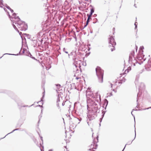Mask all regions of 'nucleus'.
Instances as JSON below:
<instances>
[{
  "mask_svg": "<svg viewBox=\"0 0 151 151\" xmlns=\"http://www.w3.org/2000/svg\"><path fill=\"white\" fill-rule=\"evenodd\" d=\"M87 102L88 110L87 117L89 121H91L94 119L97 116V113H99L100 103L98 100L96 102L91 99H88Z\"/></svg>",
  "mask_w": 151,
  "mask_h": 151,
  "instance_id": "f257e3e1",
  "label": "nucleus"
},
{
  "mask_svg": "<svg viewBox=\"0 0 151 151\" xmlns=\"http://www.w3.org/2000/svg\"><path fill=\"white\" fill-rule=\"evenodd\" d=\"M15 24L17 25V26L21 31H25L27 29L28 26L27 24H26L24 22L22 21L19 16L17 17L15 21H14L12 23V25L14 29L21 35V34L22 33V32H19Z\"/></svg>",
  "mask_w": 151,
  "mask_h": 151,
  "instance_id": "f03ea898",
  "label": "nucleus"
},
{
  "mask_svg": "<svg viewBox=\"0 0 151 151\" xmlns=\"http://www.w3.org/2000/svg\"><path fill=\"white\" fill-rule=\"evenodd\" d=\"M144 49V47L143 46L140 47L139 52L137 55L136 58H135L134 59L132 62V65L135 66L136 63L141 65L145 60L146 58H144L145 55L143 54V51L142 50Z\"/></svg>",
  "mask_w": 151,
  "mask_h": 151,
  "instance_id": "7ed1b4c3",
  "label": "nucleus"
},
{
  "mask_svg": "<svg viewBox=\"0 0 151 151\" xmlns=\"http://www.w3.org/2000/svg\"><path fill=\"white\" fill-rule=\"evenodd\" d=\"M96 71L99 82L102 83L103 80L104 70L102 69L100 67L97 66L96 69Z\"/></svg>",
  "mask_w": 151,
  "mask_h": 151,
  "instance_id": "20e7f679",
  "label": "nucleus"
},
{
  "mask_svg": "<svg viewBox=\"0 0 151 151\" xmlns=\"http://www.w3.org/2000/svg\"><path fill=\"white\" fill-rule=\"evenodd\" d=\"M114 37L113 36H111L108 38V42L109 43V47H112V48H111V50L112 52L115 50V46L116 45V43L115 41Z\"/></svg>",
  "mask_w": 151,
  "mask_h": 151,
  "instance_id": "39448f33",
  "label": "nucleus"
},
{
  "mask_svg": "<svg viewBox=\"0 0 151 151\" xmlns=\"http://www.w3.org/2000/svg\"><path fill=\"white\" fill-rule=\"evenodd\" d=\"M145 88V86L144 83H141L139 87V92L137 93V102H138V100L139 99V97L141 96L142 91L144 90Z\"/></svg>",
  "mask_w": 151,
  "mask_h": 151,
  "instance_id": "423d86ee",
  "label": "nucleus"
},
{
  "mask_svg": "<svg viewBox=\"0 0 151 151\" xmlns=\"http://www.w3.org/2000/svg\"><path fill=\"white\" fill-rule=\"evenodd\" d=\"M99 142V136L98 135L97 136L96 138H95L93 139V144H91L90 146H89L91 148L89 149H88V150L91 151V149H96L98 145L97 144V143Z\"/></svg>",
  "mask_w": 151,
  "mask_h": 151,
  "instance_id": "0eeeda50",
  "label": "nucleus"
},
{
  "mask_svg": "<svg viewBox=\"0 0 151 151\" xmlns=\"http://www.w3.org/2000/svg\"><path fill=\"white\" fill-rule=\"evenodd\" d=\"M73 60L74 61L73 63V64L75 66L76 68H77L78 67L80 69V70L81 71V65L80 63H81V61L80 60H78V59H77L76 58L74 57V58H73Z\"/></svg>",
  "mask_w": 151,
  "mask_h": 151,
  "instance_id": "6e6552de",
  "label": "nucleus"
},
{
  "mask_svg": "<svg viewBox=\"0 0 151 151\" xmlns=\"http://www.w3.org/2000/svg\"><path fill=\"white\" fill-rule=\"evenodd\" d=\"M31 45L35 48H39L42 44V42L40 41V40L38 38L31 42Z\"/></svg>",
  "mask_w": 151,
  "mask_h": 151,
  "instance_id": "1a4fd4ad",
  "label": "nucleus"
},
{
  "mask_svg": "<svg viewBox=\"0 0 151 151\" xmlns=\"http://www.w3.org/2000/svg\"><path fill=\"white\" fill-rule=\"evenodd\" d=\"M92 98H93L95 101L96 102V101L97 100H98L99 102H100V101H101V96L98 93V92H97L95 94V96H94V95H91L90 96Z\"/></svg>",
  "mask_w": 151,
  "mask_h": 151,
  "instance_id": "9d476101",
  "label": "nucleus"
},
{
  "mask_svg": "<svg viewBox=\"0 0 151 151\" xmlns=\"http://www.w3.org/2000/svg\"><path fill=\"white\" fill-rule=\"evenodd\" d=\"M7 13V14L9 18H10V20L11 21L12 23L14 21H15L17 17V14L15 13H14L12 14L13 17H11L9 14V12L8 11Z\"/></svg>",
  "mask_w": 151,
  "mask_h": 151,
  "instance_id": "9b49d317",
  "label": "nucleus"
},
{
  "mask_svg": "<svg viewBox=\"0 0 151 151\" xmlns=\"http://www.w3.org/2000/svg\"><path fill=\"white\" fill-rule=\"evenodd\" d=\"M145 69L147 71H149L151 70V58L148 60L147 66L145 65Z\"/></svg>",
  "mask_w": 151,
  "mask_h": 151,
  "instance_id": "f8f14e48",
  "label": "nucleus"
},
{
  "mask_svg": "<svg viewBox=\"0 0 151 151\" xmlns=\"http://www.w3.org/2000/svg\"><path fill=\"white\" fill-rule=\"evenodd\" d=\"M134 51L132 50L130 53L129 56L128 60V63H130V62H133L132 57H134Z\"/></svg>",
  "mask_w": 151,
  "mask_h": 151,
  "instance_id": "ddd939ff",
  "label": "nucleus"
},
{
  "mask_svg": "<svg viewBox=\"0 0 151 151\" xmlns=\"http://www.w3.org/2000/svg\"><path fill=\"white\" fill-rule=\"evenodd\" d=\"M25 120V118H23V119L22 120L21 119H20L19 121V122L17 124L16 127H21V125L24 122V121Z\"/></svg>",
  "mask_w": 151,
  "mask_h": 151,
  "instance_id": "4468645a",
  "label": "nucleus"
},
{
  "mask_svg": "<svg viewBox=\"0 0 151 151\" xmlns=\"http://www.w3.org/2000/svg\"><path fill=\"white\" fill-rule=\"evenodd\" d=\"M22 48H21V50ZM24 50H25V48H24V49H23V51H22V53H20V52L21 51V50H20V52H19V53H17V54H11V53H5V54H3V55L2 57H1L0 58H1L4 55H16V56L18 55H22V54H24V52H25Z\"/></svg>",
  "mask_w": 151,
  "mask_h": 151,
  "instance_id": "2eb2a0df",
  "label": "nucleus"
},
{
  "mask_svg": "<svg viewBox=\"0 0 151 151\" xmlns=\"http://www.w3.org/2000/svg\"><path fill=\"white\" fill-rule=\"evenodd\" d=\"M25 55H26V56H29V57H30V58H32V59H33V60H36L37 61V59H36L35 57H33L32 55V54H31V53H30V52L28 51H27L26 53H25Z\"/></svg>",
  "mask_w": 151,
  "mask_h": 151,
  "instance_id": "dca6fc26",
  "label": "nucleus"
},
{
  "mask_svg": "<svg viewBox=\"0 0 151 151\" xmlns=\"http://www.w3.org/2000/svg\"><path fill=\"white\" fill-rule=\"evenodd\" d=\"M108 104V101L106 99H104V103L103 104V107L104 108L105 110L106 109L107 106Z\"/></svg>",
  "mask_w": 151,
  "mask_h": 151,
  "instance_id": "f3484780",
  "label": "nucleus"
},
{
  "mask_svg": "<svg viewBox=\"0 0 151 151\" xmlns=\"http://www.w3.org/2000/svg\"><path fill=\"white\" fill-rule=\"evenodd\" d=\"M21 129H20V128H17V129H14L13 130H12V132H11L7 134L6 136H5V137H3V138H0V140H1V139H3L7 135H8L11 134V133H13V132H14V131H17V130H21Z\"/></svg>",
  "mask_w": 151,
  "mask_h": 151,
  "instance_id": "a211bd4d",
  "label": "nucleus"
},
{
  "mask_svg": "<svg viewBox=\"0 0 151 151\" xmlns=\"http://www.w3.org/2000/svg\"><path fill=\"white\" fill-rule=\"evenodd\" d=\"M134 132H135V137H134V139L132 141H128V142H127V144H126L125 146H126V145H130L131 144H132V141L135 139V138H136V128H135V130H134Z\"/></svg>",
  "mask_w": 151,
  "mask_h": 151,
  "instance_id": "6ab92c4d",
  "label": "nucleus"
},
{
  "mask_svg": "<svg viewBox=\"0 0 151 151\" xmlns=\"http://www.w3.org/2000/svg\"><path fill=\"white\" fill-rule=\"evenodd\" d=\"M43 93H44V94H43L42 96V97L41 98V99H40V101H39L38 102H37V103H39L41 101H42V104L43 105V99L44 98V96H45V91H44V92H43Z\"/></svg>",
  "mask_w": 151,
  "mask_h": 151,
  "instance_id": "aec40b11",
  "label": "nucleus"
},
{
  "mask_svg": "<svg viewBox=\"0 0 151 151\" xmlns=\"http://www.w3.org/2000/svg\"><path fill=\"white\" fill-rule=\"evenodd\" d=\"M21 37L22 39V46L24 44H25L26 45L27 42L26 39L25 37H24L23 39L22 37Z\"/></svg>",
  "mask_w": 151,
  "mask_h": 151,
  "instance_id": "412c9836",
  "label": "nucleus"
},
{
  "mask_svg": "<svg viewBox=\"0 0 151 151\" xmlns=\"http://www.w3.org/2000/svg\"><path fill=\"white\" fill-rule=\"evenodd\" d=\"M75 120L76 121H77V120H78L79 122L78 123V124H79L80 123V122L82 120V118L80 117L79 116H78L77 117H75Z\"/></svg>",
  "mask_w": 151,
  "mask_h": 151,
  "instance_id": "4be33fe9",
  "label": "nucleus"
},
{
  "mask_svg": "<svg viewBox=\"0 0 151 151\" xmlns=\"http://www.w3.org/2000/svg\"><path fill=\"white\" fill-rule=\"evenodd\" d=\"M90 7H91V8L90 9V12L93 13L95 11L94 7L91 5H90Z\"/></svg>",
  "mask_w": 151,
  "mask_h": 151,
  "instance_id": "5701e85b",
  "label": "nucleus"
},
{
  "mask_svg": "<svg viewBox=\"0 0 151 151\" xmlns=\"http://www.w3.org/2000/svg\"><path fill=\"white\" fill-rule=\"evenodd\" d=\"M43 24H44V27H47L48 26L50 25V22H48L47 23H46V22H44V23H43Z\"/></svg>",
  "mask_w": 151,
  "mask_h": 151,
  "instance_id": "b1692460",
  "label": "nucleus"
},
{
  "mask_svg": "<svg viewBox=\"0 0 151 151\" xmlns=\"http://www.w3.org/2000/svg\"><path fill=\"white\" fill-rule=\"evenodd\" d=\"M131 70V67L129 66V67L127 69L125 70L124 73L125 74H126L127 73H128L129 71Z\"/></svg>",
  "mask_w": 151,
  "mask_h": 151,
  "instance_id": "393cba45",
  "label": "nucleus"
},
{
  "mask_svg": "<svg viewBox=\"0 0 151 151\" xmlns=\"http://www.w3.org/2000/svg\"><path fill=\"white\" fill-rule=\"evenodd\" d=\"M42 114V110L41 111V114L39 115V116H38V118H39V120H38V124H39L40 122V119H41V118H42V115L41 114Z\"/></svg>",
  "mask_w": 151,
  "mask_h": 151,
  "instance_id": "a878e982",
  "label": "nucleus"
},
{
  "mask_svg": "<svg viewBox=\"0 0 151 151\" xmlns=\"http://www.w3.org/2000/svg\"><path fill=\"white\" fill-rule=\"evenodd\" d=\"M61 54V53L60 52H57L55 54V58H57L59 56L60 54Z\"/></svg>",
  "mask_w": 151,
  "mask_h": 151,
  "instance_id": "bb28decb",
  "label": "nucleus"
},
{
  "mask_svg": "<svg viewBox=\"0 0 151 151\" xmlns=\"http://www.w3.org/2000/svg\"><path fill=\"white\" fill-rule=\"evenodd\" d=\"M134 109H133L132 111H131V114L133 116V117H134V128L135 129V116H134V115L133 114H132V112L134 111Z\"/></svg>",
  "mask_w": 151,
  "mask_h": 151,
  "instance_id": "cd10ccee",
  "label": "nucleus"
},
{
  "mask_svg": "<svg viewBox=\"0 0 151 151\" xmlns=\"http://www.w3.org/2000/svg\"><path fill=\"white\" fill-rule=\"evenodd\" d=\"M59 0H51V1L53 4H54L56 6L57 5V2Z\"/></svg>",
  "mask_w": 151,
  "mask_h": 151,
  "instance_id": "c85d7f7f",
  "label": "nucleus"
},
{
  "mask_svg": "<svg viewBox=\"0 0 151 151\" xmlns=\"http://www.w3.org/2000/svg\"><path fill=\"white\" fill-rule=\"evenodd\" d=\"M38 134L40 136V139L42 141V144H41V143L40 142V146H42V144H43V138H42V137L39 134V133H38Z\"/></svg>",
  "mask_w": 151,
  "mask_h": 151,
  "instance_id": "c756f323",
  "label": "nucleus"
},
{
  "mask_svg": "<svg viewBox=\"0 0 151 151\" xmlns=\"http://www.w3.org/2000/svg\"><path fill=\"white\" fill-rule=\"evenodd\" d=\"M67 49H66L65 48H64L63 49V51L64 52L68 54V55L69 57L70 55L68 53V52L67 51Z\"/></svg>",
  "mask_w": 151,
  "mask_h": 151,
  "instance_id": "7c9ffc66",
  "label": "nucleus"
},
{
  "mask_svg": "<svg viewBox=\"0 0 151 151\" xmlns=\"http://www.w3.org/2000/svg\"><path fill=\"white\" fill-rule=\"evenodd\" d=\"M134 25H135V28L134 29L135 30L137 29L136 32H137V22H135Z\"/></svg>",
  "mask_w": 151,
  "mask_h": 151,
  "instance_id": "2f4dec72",
  "label": "nucleus"
},
{
  "mask_svg": "<svg viewBox=\"0 0 151 151\" xmlns=\"http://www.w3.org/2000/svg\"><path fill=\"white\" fill-rule=\"evenodd\" d=\"M93 24H95L97 22H98V19L96 18H95L93 19Z\"/></svg>",
  "mask_w": 151,
  "mask_h": 151,
  "instance_id": "473e14b6",
  "label": "nucleus"
},
{
  "mask_svg": "<svg viewBox=\"0 0 151 151\" xmlns=\"http://www.w3.org/2000/svg\"><path fill=\"white\" fill-rule=\"evenodd\" d=\"M87 17H88V18H87V19L86 22H87V23H89V22L90 21V19L91 20L92 19L91 17H88V16H87Z\"/></svg>",
  "mask_w": 151,
  "mask_h": 151,
  "instance_id": "72a5a7b5",
  "label": "nucleus"
},
{
  "mask_svg": "<svg viewBox=\"0 0 151 151\" xmlns=\"http://www.w3.org/2000/svg\"><path fill=\"white\" fill-rule=\"evenodd\" d=\"M24 35H25L26 37H27V38L28 39H30V38H31L30 35L29 34L25 33L24 34Z\"/></svg>",
  "mask_w": 151,
  "mask_h": 151,
  "instance_id": "f704fd0d",
  "label": "nucleus"
},
{
  "mask_svg": "<svg viewBox=\"0 0 151 151\" xmlns=\"http://www.w3.org/2000/svg\"><path fill=\"white\" fill-rule=\"evenodd\" d=\"M107 96L106 97V98H107L108 97H110L111 96H112L113 95L112 92H110L109 93H108L107 94Z\"/></svg>",
  "mask_w": 151,
  "mask_h": 151,
  "instance_id": "c9c22d12",
  "label": "nucleus"
},
{
  "mask_svg": "<svg viewBox=\"0 0 151 151\" xmlns=\"http://www.w3.org/2000/svg\"><path fill=\"white\" fill-rule=\"evenodd\" d=\"M93 14V13H91L90 12L89 14H87V16H88V17H91V16H92Z\"/></svg>",
  "mask_w": 151,
  "mask_h": 151,
  "instance_id": "e433bc0d",
  "label": "nucleus"
},
{
  "mask_svg": "<svg viewBox=\"0 0 151 151\" xmlns=\"http://www.w3.org/2000/svg\"><path fill=\"white\" fill-rule=\"evenodd\" d=\"M37 39H36V38L35 37H33L32 38H30V40L32 42H33L34 40H37Z\"/></svg>",
  "mask_w": 151,
  "mask_h": 151,
  "instance_id": "4c0bfd02",
  "label": "nucleus"
},
{
  "mask_svg": "<svg viewBox=\"0 0 151 151\" xmlns=\"http://www.w3.org/2000/svg\"><path fill=\"white\" fill-rule=\"evenodd\" d=\"M60 101V95L58 94V98L57 101V103H58Z\"/></svg>",
  "mask_w": 151,
  "mask_h": 151,
  "instance_id": "58836bf2",
  "label": "nucleus"
},
{
  "mask_svg": "<svg viewBox=\"0 0 151 151\" xmlns=\"http://www.w3.org/2000/svg\"><path fill=\"white\" fill-rule=\"evenodd\" d=\"M55 85L58 89H59L61 87L60 85L59 84H56Z\"/></svg>",
  "mask_w": 151,
  "mask_h": 151,
  "instance_id": "ea45409f",
  "label": "nucleus"
},
{
  "mask_svg": "<svg viewBox=\"0 0 151 151\" xmlns=\"http://www.w3.org/2000/svg\"><path fill=\"white\" fill-rule=\"evenodd\" d=\"M106 112V110L104 109H104H103L102 111V114H105Z\"/></svg>",
  "mask_w": 151,
  "mask_h": 151,
  "instance_id": "a19ab883",
  "label": "nucleus"
},
{
  "mask_svg": "<svg viewBox=\"0 0 151 151\" xmlns=\"http://www.w3.org/2000/svg\"><path fill=\"white\" fill-rule=\"evenodd\" d=\"M3 0H0V5H3Z\"/></svg>",
  "mask_w": 151,
  "mask_h": 151,
  "instance_id": "79ce46f5",
  "label": "nucleus"
},
{
  "mask_svg": "<svg viewBox=\"0 0 151 151\" xmlns=\"http://www.w3.org/2000/svg\"><path fill=\"white\" fill-rule=\"evenodd\" d=\"M5 7L6 8L8 9L9 10L11 8L10 7L7 5H6V6H5Z\"/></svg>",
  "mask_w": 151,
  "mask_h": 151,
  "instance_id": "37998d69",
  "label": "nucleus"
},
{
  "mask_svg": "<svg viewBox=\"0 0 151 151\" xmlns=\"http://www.w3.org/2000/svg\"><path fill=\"white\" fill-rule=\"evenodd\" d=\"M123 80H121L119 81L118 82V83L120 84H122V83Z\"/></svg>",
  "mask_w": 151,
  "mask_h": 151,
  "instance_id": "c03bdc74",
  "label": "nucleus"
},
{
  "mask_svg": "<svg viewBox=\"0 0 151 151\" xmlns=\"http://www.w3.org/2000/svg\"><path fill=\"white\" fill-rule=\"evenodd\" d=\"M112 90L113 91H114L115 93H116L117 92L116 90H115L114 89H112Z\"/></svg>",
  "mask_w": 151,
  "mask_h": 151,
  "instance_id": "a18cd8bd",
  "label": "nucleus"
},
{
  "mask_svg": "<svg viewBox=\"0 0 151 151\" xmlns=\"http://www.w3.org/2000/svg\"><path fill=\"white\" fill-rule=\"evenodd\" d=\"M88 23H87V22H86V24L84 25V28H85L86 27L87 25L88 24Z\"/></svg>",
  "mask_w": 151,
  "mask_h": 151,
  "instance_id": "49530a36",
  "label": "nucleus"
},
{
  "mask_svg": "<svg viewBox=\"0 0 151 151\" xmlns=\"http://www.w3.org/2000/svg\"><path fill=\"white\" fill-rule=\"evenodd\" d=\"M66 102V101H63V102L62 104V105L63 106H64L65 104V102Z\"/></svg>",
  "mask_w": 151,
  "mask_h": 151,
  "instance_id": "de8ad7c7",
  "label": "nucleus"
},
{
  "mask_svg": "<svg viewBox=\"0 0 151 151\" xmlns=\"http://www.w3.org/2000/svg\"><path fill=\"white\" fill-rule=\"evenodd\" d=\"M103 119V118H100L99 121V122H100V123H101V122H102V121Z\"/></svg>",
  "mask_w": 151,
  "mask_h": 151,
  "instance_id": "09e8293b",
  "label": "nucleus"
},
{
  "mask_svg": "<svg viewBox=\"0 0 151 151\" xmlns=\"http://www.w3.org/2000/svg\"><path fill=\"white\" fill-rule=\"evenodd\" d=\"M57 106L58 107V109H59L60 108V107L59 106V104L57 103Z\"/></svg>",
  "mask_w": 151,
  "mask_h": 151,
  "instance_id": "8fccbe9b",
  "label": "nucleus"
},
{
  "mask_svg": "<svg viewBox=\"0 0 151 151\" xmlns=\"http://www.w3.org/2000/svg\"><path fill=\"white\" fill-rule=\"evenodd\" d=\"M37 106H39V107H41V108H42L43 107V106H42V105H38Z\"/></svg>",
  "mask_w": 151,
  "mask_h": 151,
  "instance_id": "3c124183",
  "label": "nucleus"
},
{
  "mask_svg": "<svg viewBox=\"0 0 151 151\" xmlns=\"http://www.w3.org/2000/svg\"><path fill=\"white\" fill-rule=\"evenodd\" d=\"M97 16V14H94L93 15V17H96Z\"/></svg>",
  "mask_w": 151,
  "mask_h": 151,
  "instance_id": "603ef678",
  "label": "nucleus"
},
{
  "mask_svg": "<svg viewBox=\"0 0 151 151\" xmlns=\"http://www.w3.org/2000/svg\"><path fill=\"white\" fill-rule=\"evenodd\" d=\"M40 41L42 42H42L43 41V38H42V39H41L40 40Z\"/></svg>",
  "mask_w": 151,
  "mask_h": 151,
  "instance_id": "864d4df0",
  "label": "nucleus"
},
{
  "mask_svg": "<svg viewBox=\"0 0 151 151\" xmlns=\"http://www.w3.org/2000/svg\"><path fill=\"white\" fill-rule=\"evenodd\" d=\"M104 116V114H102L101 117V118H103Z\"/></svg>",
  "mask_w": 151,
  "mask_h": 151,
  "instance_id": "5fc2aeb1",
  "label": "nucleus"
},
{
  "mask_svg": "<svg viewBox=\"0 0 151 151\" xmlns=\"http://www.w3.org/2000/svg\"><path fill=\"white\" fill-rule=\"evenodd\" d=\"M110 85H111V88H112L113 84L111 83H110Z\"/></svg>",
  "mask_w": 151,
  "mask_h": 151,
  "instance_id": "6e6d98bb",
  "label": "nucleus"
},
{
  "mask_svg": "<svg viewBox=\"0 0 151 151\" xmlns=\"http://www.w3.org/2000/svg\"><path fill=\"white\" fill-rule=\"evenodd\" d=\"M4 9L6 12H8L7 10L5 8H4Z\"/></svg>",
  "mask_w": 151,
  "mask_h": 151,
  "instance_id": "4d7b16f0",
  "label": "nucleus"
},
{
  "mask_svg": "<svg viewBox=\"0 0 151 151\" xmlns=\"http://www.w3.org/2000/svg\"><path fill=\"white\" fill-rule=\"evenodd\" d=\"M138 104H139L137 103V105L136 106V108H139V106H138Z\"/></svg>",
  "mask_w": 151,
  "mask_h": 151,
  "instance_id": "13d9d810",
  "label": "nucleus"
},
{
  "mask_svg": "<svg viewBox=\"0 0 151 151\" xmlns=\"http://www.w3.org/2000/svg\"><path fill=\"white\" fill-rule=\"evenodd\" d=\"M150 108H151V107H149V108H145V109H143L144 110L148 109H149Z\"/></svg>",
  "mask_w": 151,
  "mask_h": 151,
  "instance_id": "bf43d9fd",
  "label": "nucleus"
},
{
  "mask_svg": "<svg viewBox=\"0 0 151 151\" xmlns=\"http://www.w3.org/2000/svg\"><path fill=\"white\" fill-rule=\"evenodd\" d=\"M26 107V105H23V106H21L20 107H19V108L20 109L21 108V107Z\"/></svg>",
  "mask_w": 151,
  "mask_h": 151,
  "instance_id": "052dcab7",
  "label": "nucleus"
},
{
  "mask_svg": "<svg viewBox=\"0 0 151 151\" xmlns=\"http://www.w3.org/2000/svg\"><path fill=\"white\" fill-rule=\"evenodd\" d=\"M33 104H32L31 105H30V106H29L28 105H26V107H31V106H33Z\"/></svg>",
  "mask_w": 151,
  "mask_h": 151,
  "instance_id": "680f3d73",
  "label": "nucleus"
},
{
  "mask_svg": "<svg viewBox=\"0 0 151 151\" xmlns=\"http://www.w3.org/2000/svg\"><path fill=\"white\" fill-rule=\"evenodd\" d=\"M78 71H79V70L77 69L76 70V73H78Z\"/></svg>",
  "mask_w": 151,
  "mask_h": 151,
  "instance_id": "e2e57ef3",
  "label": "nucleus"
},
{
  "mask_svg": "<svg viewBox=\"0 0 151 151\" xmlns=\"http://www.w3.org/2000/svg\"><path fill=\"white\" fill-rule=\"evenodd\" d=\"M10 11H11V12L12 13H13V12H14V10H13V9H11V10Z\"/></svg>",
  "mask_w": 151,
  "mask_h": 151,
  "instance_id": "0e129e2a",
  "label": "nucleus"
},
{
  "mask_svg": "<svg viewBox=\"0 0 151 151\" xmlns=\"http://www.w3.org/2000/svg\"><path fill=\"white\" fill-rule=\"evenodd\" d=\"M48 151H53V150L52 149H50L48 150Z\"/></svg>",
  "mask_w": 151,
  "mask_h": 151,
  "instance_id": "69168bd1",
  "label": "nucleus"
},
{
  "mask_svg": "<svg viewBox=\"0 0 151 151\" xmlns=\"http://www.w3.org/2000/svg\"><path fill=\"white\" fill-rule=\"evenodd\" d=\"M135 47H136V51L137 52V46L136 45Z\"/></svg>",
  "mask_w": 151,
  "mask_h": 151,
  "instance_id": "338daca9",
  "label": "nucleus"
},
{
  "mask_svg": "<svg viewBox=\"0 0 151 151\" xmlns=\"http://www.w3.org/2000/svg\"><path fill=\"white\" fill-rule=\"evenodd\" d=\"M140 110H141L140 109H134V111H140Z\"/></svg>",
  "mask_w": 151,
  "mask_h": 151,
  "instance_id": "774afa93",
  "label": "nucleus"
}]
</instances>
